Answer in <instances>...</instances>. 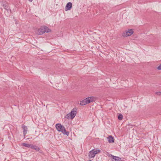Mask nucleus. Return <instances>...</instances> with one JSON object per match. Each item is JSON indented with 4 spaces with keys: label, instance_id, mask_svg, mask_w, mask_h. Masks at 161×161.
I'll use <instances>...</instances> for the list:
<instances>
[{
    "label": "nucleus",
    "instance_id": "423d86ee",
    "mask_svg": "<svg viewBox=\"0 0 161 161\" xmlns=\"http://www.w3.org/2000/svg\"><path fill=\"white\" fill-rule=\"evenodd\" d=\"M43 27V26H42L40 29L38 30V34L40 35H42L45 32V30Z\"/></svg>",
    "mask_w": 161,
    "mask_h": 161
},
{
    "label": "nucleus",
    "instance_id": "f03ea898",
    "mask_svg": "<svg viewBox=\"0 0 161 161\" xmlns=\"http://www.w3.org/2000/svg\"><path fill=\"white\" fill-rule=\"evenodd\" d=\"M77 110L76 108H74L70 113L65 116V118L68 119H72L74 118L76 115Z\"/></svg>",
    "mask_w": 161,
    "mask_h": 161
},
{
    "label": "nucleus",
    "instance_id": "39448f33",
    "mask_svg": "<svg viewBox=\"0 0 161 161\" xmlns=\"http://www.w3.org/2000/svg\"><path fill=\"white\" fill-rule=\"evenodd\" d=\"M86 99L89 103L91 102L95 101L96 99V98L95 97L91 96L86 98Z\"/></svg>",
    "mask_w": 161,
    "mask_h": 161
},
{
    "label": "nucleus",
    "instance_id": "4468645a",
    "mask_svg": "<svg viewBox=\"0 0 161 161\" xmlns=\"http://www.w3.org/2000/svg\"><path fill=\"white\" fill-rule=\"evenodd\" d=\"M43 26L44 28L45 29L44 30H45V31H45V32L48 33V32H50L51 31L50 29L49 28H48L46 26Z\"/></svg>",
    "mask_w": 161,
    "mask_h": 161
},
{
    "label": "nucleus",
    "instance_id": "6e6552de",
    "mask_svg": "<svg viewBox=\"0 0 161 161\" xmlns=\"http://www.w3.org/2000/svg\"><path fill=\"white\" fill-rule=\"evenodd\" d=\"M112 161H123L121 159L118 157L112 155Z\"/></svg>",
    "mask_w": 161,
    "mask_h": 161
},
{
    "label": "nucleus",
    "instance_id": "dca6fc26",
    "mask_svg": "<svg viewBox=\"0 0 161 161\" xmlns=\"http://www.w3.org/2000/svg\"><path fill=\"white\" fill-rule=\"evenodd\" d=\"M92 150H93L94 153L95 155H96V154H97L98 153H100L101 152V151L99 149H93Z\"/></svg>",
    "mask_w": 161,
    "mask_h": 161
},
{
    "label": "nucleus",
    "instance_id": "1a4fd4ad",
    "mask_svg": "<svg viewBox=\"0 0 161 161\" xmlns=\"http://www.w3.org/2000/svg\"><path fill=\"white\" fill-rule=\"evenodd\" d=\"M22 128L23 130V133L24 136H25L27 132V127L25 125H22Z\"/></svg>",
    "mask_w": 161,
    "mask_h": 161
},
{
    "label": "nucleus",
    "instance_id": "2eb2a0df",
    "mask_svg": "<svg viewBox=\"0 0 161 161\" xmlns=\"http://www.w3.org/2000/svg\"><path fill=\"white\" fill-rule=\"evenodd\" d=\"M3 6L4 8L8 12V11L9 9H10L9 8L6 4H3Z\"/></svg>",
    "mask_w": 161,
    "mask_h": 161
},
{
    "label": "nucleus",
    "instance_id": "20e7f679",
    "mask_svg": "<svg viewBox=\"0 0 161 161\" xmlns=\"http://www.w3.org/2000/svg\"><path fill=\"white\" fill-rule=\"evenodd\" d=\"M72 4L71 2L68 3L66 5L65 10L66 11L70 10L72 8Z\"/></svg>",
    "mask_w": 161,
    "mask_h": 161
},
{
    "label": "nucleus",
    "instance_id": "a211bd4d",
    "mask_svg": "<svg viewBox=\"0 0 161 161\" xmlns=\"http://www.w3.org/2000/svg\"><path fill=\"white\" fill-rule=\"evenodd\" d=\"M157 69L158 70L161 69V64L157 67Z\"/></svg>",
    "mask_w": 161,
    "mask_h": 161
},
{
    "label": "nucleus",
    "instance_id": "f257e3e1",
    "mask_svg": "<svg viewBox=\"0 0 161 161\" xmlns=\"http://www.w3.org/2000/svg\"><path fill=\"white\" fill-rule=\"evenodd\" d=\"M56 128L58 131L61 132L64 134L66 135L67 136L69 135V132L66 131L64 126L61 125L60 124H56Z\"/></svg>",
    "mask_w": 161,
    "mask_h": 161
},
{
    "label": "nucleus",
    "instance_id": "f3484780",
    "mask_svg": "<svg viewBox=\"0 0 161 161\" xmlns=\"http://www.w3.org/2000/svg\"><path fill=\"white\" fill-rule=\"evenodd\" d=\"M123 116L122 114H119L118 117V118L119 120H121L123 119Z\"/></svg>",
    "mask_w": 161,
    "mask_h": 161
},
{
    "label": "nucleus",
    "instance_id": "0eeeda50",
    "mask_svg": "<svg viewBox=\"0 0 161 161\" xmlns=\"http://www.w3.org/2000/svg\"><path fill=\"white\" fill-rule=\"evenodd\" d=\"M94 152L93 150H92L89 152L88 154V157L90 159L95 157V155Z\"/></svg>",
    "mask_w": 161,
    "mask_h": 161
},
{
    "label": "nucleus",
    "instance_id": "9d476101",
    "mask_svg": "<svg viewBox=\"0 0 161 161\" xmlns=\"http://www.w3.org/2000/svg\"><path fill=\"white\" fill-rule=\"evenodd\" d=\"M108 140L109 143H112L114 142V138L112 136L110 135L108 137Z\"/></svg>",
    "mask_w": 161,
    "mask_h": 161
},
{
    "label": "nucleus",
    "instance_id": "aec40b11",
    "mask_svg": "<svg viewBox=\"0 0 161 161\" xmlns=\"http://www.w3.org/2000/svg\"><path fill=\"white\" fill-rule=\"evenodd\" d=\"M88 161H92V160H89Z\"/></svg>",
    "mask_w": 161,
    "mask_h": 161
},
{
    "label": "nucleus",
    "instance_id": "f8f14e48",
    "mask_svg": "<svg viewBox=\"0 0 161 161\" xmlns=\"http://www.w3.org/2000/svg\"><path fill=\"white\" fill-rule=\"evenodd\" d=\"M89 103L86 98L81 101V105H84Z\"/></svg>",
    "mask_w": 161,
    "mask_h": 161
},
{
    "label": "nucleus",
    "instance_id": "9b49d317",
    "mask_svg": "<svg viewBox=\"0 0 161 161\" xmlns=\"http://www.w3.org/2000/svg\"><path fill=\"white\" fill-rule=\"evenodd\" d=\"M31 148L35 149L37 151H39L40 150V148L37 146L33 144H32Z\"/></svg>",
    "mask_w": 161,
    "mask_h": 161
},
{
    "label": "nucleus",
    "instance_id": "7ed1b4c3",
    "mask_svg": "<svg viewBox=\"0 0 161 161\" xmlns=\"http://www.w3.org/2000/svg\"><path fill=\"white\" fill-rule=\"evenodd\" d=\"M134 31L132 29L128 30L127 31H125V32L123 33L122 36L124 37L130 36L132 35Z\"/></svg>",
    "mask_w": 161,
    "mask_h": 161
},
{
    "label": "nucleus",
    "instance_id": "6ab92c4d",
    "mask_svg": "<svg viewBox=\"0 0 161 161\" xmlns=\"http://www.w3.org/2000/svg\"><path fill=\"white\" fill-rule=\"evenodd\" d=\"M156 94L158 95H161V92H157Z\"/></svg>",
    "mask_w": 161,
    "mask_h": 161
},
{
    "label": "nucleus",
    "instance_id": "ddd939ff",
    "mask_svg": "<svg viewBox=\"0 0 161 161\" xmlns=\"http://www.w3.org/2000/svg\"><path fill=\"white\" fill-rule=\"evenodd\" d=\"M22 145L23 146L31 148L32 144H29L25 143H22Z\"/></svg>",
    "mask_w": 161,
    "mask_h": 161
}]
</instances>
